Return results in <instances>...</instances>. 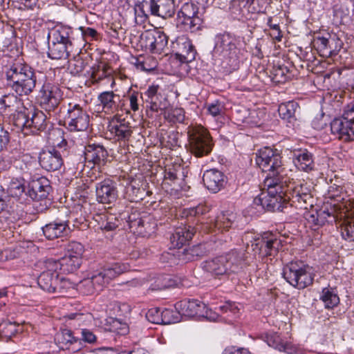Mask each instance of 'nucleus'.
Here are the masks:
<instances>
[{
  "instance_id": "nucleus-34",
  "label": "nucleus",
  "mask_w": 354,
  "mask_h": 354,
  "mask_svg": "<svg viewBox=\"0 0 354 354\" xmlns=\"http://www.w3.org/2000/svg\"><path fill=\"white\" fill-rule=\"evenodd\" d=\"M299 109V105L297 102L288 101L281 103L278 108V112L280 118L290 128H293L297 122L296 112Z\"/></svg>"
},
{
  "instance_id": "nucleus-22",
  "label": "nucleus",
  "mask_w": 354,
  "mask_h": 354,
  "mask_svg": "<svg viewBox=\"0 0 354 354\" xmlns=\"http://www.w3.org/2000/svg\"><path fill=\"white\" fill-rule=\"evenodd\" d=\"M124 218L127 219V222L131 230L142 234L143 236L149 234L151 232H153L155 229V225L151 227V225L149 221V218L141 217L140 213L137 210L132 211L130 214H128L127 216L124 217Z\"/></svg>"
},
{
  "instance_id": "nucleus-42",
  "label": "nucleus",
  "mask_w": 354,
  "mask_h": 354,
  "mask_svg": "<svg viewBox=\"0 0 354 354\" xmlns=\"http://www.w3.org/2000/svg\"><path fill=\"white\" fill-rule=\"evenodd\" d=\"M48 57L51 59H65L70 55L71 48L55 41H48Z\"/></svg>"
},
{
  "instance_id": "nucleus-41",
  "label": "nucleus",
  "mask_w": 354,
  "mask_h": 354,
  "mask_svg": "<svg viewBox=\"0 0 354 354\" xmlns=\"http://www.w3.org/2000/svg\"><path fill=\"white\" fill-rule=\"evenodd\" d=\"M145 194V189L140 187V182L136 180H132L125 186L124 198L131 202L142 201Z\"/></svg>"
},
{
  "instance_id": "nucleus-26",
  "label": "nucleus",
  "mask_w": 354,
  "mask_h": 354,
  "mask_svg": "<svg viewBox=\"0 0 354 354\" xmlns=\"http://www.w3.org/2000/svg\"><path fill=\"white\" fill-rule=\"evenodd\" d=\"M39 163L42 169L48 171H55L61 169L64 160L59 153L53 151L51 149L42 151L39 153Z\"/></svg>"
},
{
  "instance_id": "nucleus-3",
  "label": "nucleus",
  "mask_w": 354,
  "mask_h": 354,
  "mask_svg": "<svg viewBox=\"0 0 354 354\" xmlns=\"http://www.w3.org/2000/svg\"><path fill=\"white\" fill-rule=\"evenodd\" d=\"M279 178H266L264 186L267 192H261L254 198L253 205L261 207L268 212H282L289 199L285 185L288 180H279Z\"/></svg>"
},
{
  "instance_id": "nucleus-5",
  "label": "nucleus",
  "mask_w": 354,
  "mask_h": 354,
  "mask_svg": "<svg viewBox=\"0 0 354 354\" xmlns=\"http://www.w3.org/2000/svg\"><path fill=\"white\" fill-rule=\"evenodd\" d=\"M281 159L282 156L278 149L266 147L258 151L255 160L263 171H268L266 178L288 180V178L283 175L284 169Z\"/></svg>"
},
{
  "instance_id": "nucleus-2",
  "label": "nucleus",
  "mask_w": 354,
  "mask_h": 354,
  "mask_svg": "<svg viewBox=\"0 0 354 354\" xmlns=\"http://www.w3.org/2000/svg\"><path fill=\"white\" fill-rule=\"evenodd\" d=\"M243 45V38L225 31L216 35L214 52L223 54L227 64L225 68L232 72L240 66L244 53Z\"/></svg>"
},
{
  "instance_id": "nucleus-1",
  "label": "nucleus",
  "mask_w": 354,
  "mask_h": 354,
  "mask_svg": "<svg viewBox=\"0 0 354 354\" xmlns=\"http://www.w3.org/2000/svg\"><path fill=\"white\" fill-rule=\"evenodd\" d=\"M7 86L14 93L4 95L0 99V110L14 108L18 103L17 95H29L37 84L35 69L21 59H15L5 66Z\"/></svg>"
},
{
  "instance_id": "nucleus-4",
  "label": "nucleus",
  "mask_w": 354,
  "mask_h": 354,
  "mask_svg": "<svg viewBox=\"0 0 354 354\" xmlns=\"http://www.w3.org/2000/svg\"><path fill=\"white\" fill-rule=\"evenodd\" d=\"M282 276L290 286L303 290L313 283L315 274L313 268L305 262L292 261L283 266Z\"/></svg>"
},
{
  "instance_id": "nucleus-57",
  "label": "nucleus",
  "mask_w": 354,
  "mask_h": 354,
  "mask_svg": "<svg viewBox=\"0 0 354 354\" xmlns=\"http://www.w3.org/2000/svg\"><path fill=\"white\" fill-rule=\"evenodd\" d=\"M77 289L84 295H90L97 292L93 281L90 278L82 280L77 285Z\"/></svg>"
},
{
  "instance_id": "nucleus-36",
  "label": "nucleus",
  "mask_w": 354,
  "mask_h": 354,
  "mask_svg": "<svg viewBox=\"0 0 354 354\" xmlns=\"http://www.w3.org/2000/svg\"><path fill=\"white\" fill-rule=\"evenodd\" d=\"M225 261L226 260L222 257V255H221L202 262L201 268L203 271L214 277L227 275L229 274V272L224 263Z\"/></svg>"
},
{
  "instance_id": "nucleus-24",
  "label": "nucleus",
  "mask_w": 354,
  "mask_h": 354,
  "mask_svg": "<svg viewBox=\"0 0 354 354\" xmlns=\"http://www.w3.org/2000/svg\"><path fill=\"white\" fill-rule=\"evenodd\" d=\"M334 207H331L329 210L327 207L320 209L306 214V219L309 223L313 225L316 228H319L324 225L326 223L333 224L337 221V216L335 214Z\"/></svg>"
},
{
  "instance_id": "nucleus-47",
  "label": "nucleus",
  "mask_w": 354,
  "mask_h": 354,
  "mask_svg": "<svg viewBox=\"0 0 354 354\" xmlns=\"http://www.w3.org/2000/svg\"><path fill=\"white\" fill-rule=\"evenodd\" d=\"M84 252V246L80 242L71 241L65 246V256L71 258H77L82 261V257Z\"/></svg>"
},
{
  "instance_id": "nucleus-44",
  "label": "nucleus",
  "mask_w": 354,
  "mask_h": 354,
  "mask_svg": "<svg viewBox=\"0 0 354 354\" xmlns=\"http://www.w3.org/2000/svg\"><path fill=\"white\" fill-rule=\"evenodd\" d=\"M290 70L284 65L274 66L270 71L269 77L270 80L276 84H283L288 81L290 77Z\"/></svg>"
},
{
  "instance_id": "nucleus-16",
  "label": "nucleus",
  "mask_w": 354,
  "mask_h": 354,
  "mask_svg": "<svg viewBox=\"0 0 354 354\" xmlns=\"http://www.w3.org/2000/svg\"><path fill=\"white\" fill-rule=\"evenodd\" d=\"M172 49L175 59L186 66L195 60L197 55L192 40L185 35L178 37L176 41L172 42Z\"/></svg>"
},
{
  "instance_id": "nucleus-37",
  "label": "nucleus",
  "mask_w": 354,
  "mask_h": 354,
  "mask_svg": "<svg viewBox=\"0 0 354 354\" xmlns=\"http://www.w3.org/2000/svg\"><path fill=\"white\" fill-rule=\"evenodd\" d=\"M245 253L239 250H232L230 252L222 255V257L226 261L224 263L226 265L227 271L231 272H238L242 269L245 261Z\"/></svg>"
},
{
  "instance_id": "nucleus-51",
  "label": "nucleus",
  "mask_w": 354,
  "mask_h": 354,
  "mask_svg": "<svg viewBox=\"0 0 354 354\" xmlns=\"http://www.w3.org/2000/svg\"><path fill=\"white\" fill-rule=\"evenodd\" d=\"M17 327L15 323L4 320L0 323V337L10 339L17 333Z\"/></svg>"
},
{
  "instance_id": "nucleus-21",
  "label": "nucleus",
  "mask_w": 354,
  "mask_h": 354,
  "mask_svg": "<svg viewBox=\"0 0 354 354\" xmlns=\"http://www.w3.org/2000/svg\"><path fill=\"white\" fill-rule=\"evenodd\" d=\"M196 233V228L190 225H181L177 227L170 236L171 246L178 250L187 247V243L192 240Z\"/></svg>"
},
{
  "instance_id": "nucleus-20",
  "label": "nucleus",
  "mask_w": 354,
  "mask_h": 354,
  "mask_svg": "<svg viewBox=\"0 0 354 354\" xmlns=\"http://www.w3.org/2000/svg\"><path fill=\"white\" fill-rule=\"evenodd\" d=\"M52 187L50 181L44 176L32 179L29 183L27 190L28 197L33 201L47 198Z\"/></svg>"
},
{
  "instance_id": "nucleus-12",
  "label": "nucleus",
  "mask_w": 354,
  "mask_h": 354,
  "mask_svg": "<svg viewBox=\"0 0 354 354\" xmlns=\"http://www.w3.org/2000/svg\"><path fill=\"white\" fill-rule=\"evenodd\" d=\"M128 269L127 266L118 262L109 263L94 274L90 279L93 281L97 291H101L112 279Z\"/></svg>"
},
{
  "instance_id": "nucleus-39",
  "label": "nucleus",
  "mask_w": 354,
  "mask_h": 354,
  "mask_svg": "<svg viewBox=\"0 0 354 354\" xmlns=\"http://www.w3.org/2000/svg\"><path fill=\"white\" fill-rule=\"evenodd\" d=\"M55 341L60 349L70 350L77 351L80 348L71 347L79 342V339L73 336V332L67 328L61 330L58 332L55 337Z\"/></svg>"
},
{
  "instance_id": "nucleus-54",
  "label": "nucleus",
  "mask_w": 354,
  "mask_h": 354,
  "mask_svg": "<svg viewBox=\"0 0 354 354\" xmlns=\"http://www.w3.org/2000/svg\"><path fill=\"white\" fill-rule=\"evenodd\" d=\"M165 119L171 123H182L185 120V111L181 108L172 109L165 113Z\"/></svg>"
},
{
  "instance_id": "nucleus-13",
  "label": "nucleus",
  "mask_w": 354,
  "mask_h": 354,
  "mask_svg": "<svg viewBox=\"0 0 354 354\" xmlns=\"http://www.w3.org/2000/svg\"><path fill=\"white\" fill-rule=\"evenodd\" d=\"M38 97L41 107L50 113L58 108L62 100V92L57 86L45 82L39 90Z\"/></svg>"
},
{
  "instance_id": "nucleus-49",
  "label": "nucleus",
  "mask_w": 354,
  "mask_h": 354,
  "mask_svg": "<svg viewBox=\"0 0 354 354\" xmlns=\"http://www.w3.org/2000/svg\"><path fill=\"white\" fill-rule=\"evenodd\" d=\"M154 39L155 42H153V54H161L163 53L164 49L167 47L168 44V37L162 31L160 30H155Z\"/></svg>"
},
{
  "instance_id": "nucleus-35",
  "label": "nucleus",
  "mask_w": 354,
  "mask_h": 354,
  "mask_svg": "<svg viewBox=\"0 0 354 354\" xmlns=\"http://www.w3.org/2000/svg\"><path fill=\"white\" fill-rule=\"evenodd\" d=\"M229 13L233 19L240 21L250 19L252 15L248 8L246 0H232L230 3Z\"/></svg>"
},
{
  "instance_id": "nucleus-50",
  "label": "nucleus",
  "mask_w": 354,
  "mask_h": 354,
  "mask_svg": "<svg viewBox=\"0 0 354 354\" xmlns=\"http://www.w3.org/2000/svg\"><path fill=\"white\" fill-rule=\"evenodd\" d=\"M267 343L270 346H272L280 351H285L290 354L295 351L290 345L282 342L279 336L277 335L267 337Z\"/></svg>"
},
{
  "instance_id": "nucleus-19",
  "label": "nucleus",
  "mask_w": 354,
  "mask_h": 354,
  "mask_svg": "<svg viewBox=\"0 0 354 354\" xmlns=\"http://www.w3.org/2000/svg\"><path fill=\"white\" fill-rule=\"evenodd\" d=\"M41 230L48 240L66 236L71 232L69 221L59 218L46 224L41 227Z\"/></svg>"
},
{
  "instance_id": "nucleus-59",
  "label": "nucleus",
  "mask_w": 354,
  "mask_h": 354,
  "mask_svg": "<svg viewBox=\"0 0 354 354\" xmlns=\"http://www.w3.org/2000/svg\"><path fill=\"white\" fill-rule=\"evenodd\" d=\"M146 318L153 324H161L162 322V310L157 307L149 309L146 313Z\"/></svg>"
},
{
  "instance_id": "nucleus-27",
  "label": "nucleus",
  "mask_w": 354,
  "mask_h": 354,
  "mask_svg": "<svg viewBox=\"0 0 354 354\" xmlns=\"http://www.w3.org/2000/svg\"><path fill=\"white\" fill-rule=\"evenodd\" d=\"M158 85H151L144 92L140 94L144 104H145L147 111L149 109L152 112H158L161 108L162 95L159 92Z\"/></svg>"
},
{
  "instance_id": "nucleus-33",
  "label": "nucleus",
  "mask_w": 354,
  "mask_h": 354,
  "mask_svg": "<svg viewBox=\"0 0 354 354\" xmlns=\"http://www.w3.org/2000/svg\"><path fill=\"white\" fill-rule=\"evenodd\" d=\"M81 263L82 261L77 258L73 259L65 255L58 260L48 259V267L59 269L63 274L74 272L80 268Z\"/></svg>"
},
{
  "instance_id": "nucleus-31",
  "label": "nucleus",
  "mask_w": 354,
  "mask_h": 354,
  "mask_svg": "<svg viewBox=\"0 0 354 354\" xmlns=\"http://www.w3.org/2000/svg\"><path fill=\"white\" fill-rule=\"evenodd\" d=\"M284 185L286 193H288V198L292 203L303 202L307 204L312 199L310 189L306 185L299 184L295 186H293V185L290 186L286 182Z\"/></svg>"
},
{
  "instance_id": "nucleus-8",
  "label": "nucleus",
  "mask_w": 354,
  "mask_h": 354,
  "mask_svg": "<svg viewBox=\"0 0 354 354\" xmlns=\"http://www.w3.org/2000/svg\"><path fill=\"white\" fill-rule=\"evenodd\" d=\"M214 144L209 131L203 128H197L188 133V150L197 158L209 155Z\"/></svg>"
},
{
  "instance_id": "nucleus-6",
  "label": "nucleus",
  "mask_w": 354,
  "mask_h": 354,
  "mask_svg": "<svg viewBox=\"0 0 354 354\" xmlns=\"http://www.w3.org/2000/svg\"><path fill=\"white\" fill-rule=\"evenodd\" d=\"M134 11L136 16L143 17L144 20L148 18L149 13L168 19L172 17L176 12L175 3L174 0H143L136 4Z\"/></svg>"
},
{
  "instance_id": "nucleus-32",
  "label": "nucleus",
  "mask_w": 354,
  "mask_h": 354,
  "mask_svg": "<svg viewBox=\"0 0 354 354\" xmlns=\"http://www.w3.org/2000/svg\"><path fill=\"white\" fill-rule=\"evenodd\" d=\"M176 309L180 310L183 316H201L205 308V304L198 299H188L176 303Z\"/></svg>"
},
{
  "instance_id": "nucleus-56",
  "label": "nucleus",
  "mask_w": 354,
  "mask_h": 354,
  "mask_svg": "<svg viewBox=\"0 0 354 354\" xmlns=\"http://www.w3.org/2000/svg\"><path fill=\"white\" fill-rule=\"evenodd\" d=\"M57 281V284L54 293L64 295L67 292L68 290L74 287V284L68 279L61 277L59 274Z\"/></svg>"
},
{
  "instance_id": "nucleus-7",
  "label": "nucleus",
  "mask_w": 354,
  "mask_h": 354,
  "mask_svg": "<svg viewBox=\"0 0 354 354\" xmlns=\"http://www.w3.org/2000/svg\"><path fill=\"white\" fill-rule=\"evenodd\" d=\"M331 133L344 142L354 140V101L344 108L342 118H335L330 124Z\"/></svg>"
},
{
  "instance_id": "nucleus-64",
  "label": "nucleus",
  "mask_w": 354,
  "mask_h": 354,
  "mask_svg": "<svg viewBox=\"0 0 354 354\" xmlns=\"http://www.w3.org/2000/svg\"><path fill=\"white\" fill-rule=\"evenodd\" d=\"M107 351H111V354H148L147 351L139 346H134L131 350H122L119 352L114 351L113 348H108Z\"/></svg>"
},
{
  "instance_id": "nucleus-48",
  "label": "nucleus",
  "mask_w": 354,
  "mask_h": 354,
  "mask_svg": "<svg viewBox=\"0 0 354 354\" xmlns=\"http://www.w3.org/2000/svg\"><path fill=\"white\" fill-rule=\"evenodd\" d=\"M182 317L180 310L176 309V306L174 309L165 308L162 310V322L161 324L178 323L181 321Z\"/></svg>"
},
{
  "instance_id": "nucleus-63",
  "label": "nucleus",
  "mask_w": 354,
  "mask_h": 354,
  "mask_svg": "<svg viewBox=\"0 0 354 354\" xmlns=\"http://www.w3.org/2000/svg\"><path fill=\"white\" fill-rule=\"evenodd\" d=\"M10 141V132L0 124V153L7 149Z\"/></svg>"
},
{
  "instance_id": "nucleus-17",
  "label": "nucleus",
  "mask_w": 354,
  "mask_h": 354,
  "mask_svg": "<svg viewBox=\"0 0 354 354\" xmlns=\"http://www.w3.org/2000/svg\"><path fill=\"white\" fill-rule=\"evenodd\" d=\"M207 244L200 243L191 247H185L180 248L174 252L173 255L176 257L180 263H186L190 261H197L208 253Z\"/></svg>"
},
{
  "instance_id": "nucleus-60",
  "label": "nucleus",
  "mask_w": 354,
  "mask_h": 354,
  "mask_svg": "<svg viewBox=\"0 0 354 354\" xmlns=\"http://www.w3.org/2000/svg\"><path fill=\"white\" fill-rule=\"evenodd\" d=\"M88 73L91 78L95 82H99L107 75L106 69L104 67L102 70L99 65H94L91 67Z\"/></svg>"
},
{
  "instance_id": "nucleus-40",
  "label": "nucleus",
  "mask_w": 354,
  "mask_h": 354,
  "mask_svg": "<svg viewBox=\"0 0 354 354\" xmlns=\"http://www.w3.org/2000/svg\"><path fill=\"white\" fill-rule=\"evenodd\" d=\"M108 129L118 140H127L132 133L131 127L124 120L111 122Z\"/></svg>"
},
{
  "instance_id": "nucleus-15",
  "label": "nucleus",
  "mask_w": 354,
  "mask_h": 354,
  "mask_svg": "<svg viewBox=\"0 0 354 354\" xmlns=\"http://www.w3.org/2000/svg\"><path fill=\"white\" fill-rule=\"evenodd\" d=\"M252 247L262 257H274L282 247V244L277 234L266 232L261 238L254 239Z\"/></svg>"
},
{
  "instance_id": "nucleus-43",
  "label": "nucleus",
  "mask_w": 354,
  "mask_h": 354,
  "mask_svg": "<svg viewBox=\"0 0 354 354\" xmlns=\"http://www.w3.org/2000/svg\"><path fill=\"white\" fill-rule=\"evenodd\" d=\"M319 299L326 309H333L339 304V298L336 289L330 287L322 289Z\"/></svg>"
},
{
  "instance_id": "nucleus-10",
  "label": "nucleus",
  "mask_w": 354,
  "mask_h": 354,
  "mask_svg": "<svg viewBox=\"0 0 354 354\" xmlns=\"http://www.w3.org/2000/svg\"><path fill=\"white\" fill-rule=\"evenodd\" d=\"M96 201L102 205H115L119 198L118 182L111 178L95 184Z\"/></svg>"
},
{
  "instance_id": "nucleus-28",
  "label": "nucleus",
  "mask_w": 354,
  "mask_h": 354,
  "mask_svg": "<svg viewBox=\"0 0 354 354\" xmlns=\"http://www.w3.org/2000/svg\"><path fill=\"white\" fill-rule=\"evenodd\" d=\"M73 30L67 26L57 25L50 29L47 35L48 41H55L62 44L69 48H72Z\"/></svg>"
},
{
  "instance_id": "nucleus-53",
  "label": "nucleus",
  "mask_w": 354,
  "mask_h": 354,
  "mask_svg": "<svg viewBox=\"0 0 354 354\" xmlns=\"http://www.w3.org/2000/svg\"><path fill=\"white\" fill-rule=\"evenodd\" d=\"M109 330L120 335H124L129 333V326L126 322L117 318H111L109 322Z\"/></svg>"
},
{
  "instance_id": "nucleus-45",
  "label": "nucleus",
  "mask_w": 354,
  "mask_h": 354,
  "mask_svg": "<svg viewBox=\"0 0 354 354\" xmlns=\"http://www.w3.org/2000/svg\"><path fill=\"white\" fill-rule=\"evenodd\" d=\"M236 216L232 212L226 211L221 212L217 216L214 226L219 230H228L234 223Z\"/></svg>"
},
{
  "instance_id": "nucleus-18",
  "label": "nucleus",
  "mask_w": 354,
  "mask_h": 354,
  "mask_svg": "<svg viewBox=\"0 0 354 354\" xmlns=\"http://www.w3.org/2000/svg\"><path fill=\"white\" fill-rule=\"evenodd\" d=\"M203 182L209 192L216 194L225 187L227 178L221 171L210 169L203 173Z\"/></svg>"
},
{
  "instance_id": "nucleus-11",
  "label": "nucleus",
  "mask_w": 354,
  "mask_h": 354,
  "mask_svg": "<svg viewBox=\"0 0 354 354\" xmlns=\"http://www.w3.org/2000/svg\"><path fill=\"white\" fill-rule=\"evenodd\" d=\"M177 22L185 31L196 32L201 30L202 19L198 16V8L192 3H185L177 13Z\"/></svg>"
},
{
  "instance_id": "nucleus-52",
  "label": "nucleus",
  "mask_w": 354,
  "mask_h": 354,
  "mask_svg": "<svg viewBox=\"0 0 354 354\" xmlns=\"http://www.w3.org/2000/svg\"><path fill=\"white\" fill-rule=\"evenodd\" d=\"M342 238L349 242L354 241V220H345L340 226Z\"/></svg>"
},
{
  "instance_id": "nucleus-29",
  "label": "nucleus",
  "mask_w": 354,
  "mask_h": 354,
  "mask_svg": "<svg viewBox=\"0 0 354 354\" xmlns=\"http://www.w3.org/2000/svg\"><path fill=\"white\" fill-rule=\"evenodd\" d=\"M46 270L38 277V285L41 289L48 292H55L57 284L59 272L56 268L48 267V259L44 262Z\"/></svg>"
},
{
  "instance_id": "nucleus-30",
  "label": "nucleus",
  "mask_w": 354,
  "mask_h": 354,
  "mask_svg": "<svg viewBox=\"0 0 354 354\" xmlns=\"http://www.w3.org/2000/svg\"><path fill=\"white\" fill-rule=\"evenodd\" d=\"M293 162L301 171L309 172L315 168V156L306 149H299L293 152Z\"/></svg>"
},
{
  "instance_id": "nucleus-38",
  "label": "nucleus",
  "mask_w": 354,
  "mask_h": 354,
  "mask_svg": "<svg viewBox=\"0 0 354 354\" xmlns=\"http://www.w3.org/2000/svg\"><path fill=\"white\" fill-rule=\"evenodd\" d=\"M120 97L113 91H104L99 94L97 100L106 113L117 111L120 105Z\"/></svg>"
},
{
  "instance_id": "nucleus-61",
  "label": "nucleus",
  "mask_w": 354,
  "mask_h": 354,
  "mask_svg": "<svg viewBox=\"0 0 354 354\" xmlns=\"http://www.w3.org/2000/svg\"><path fill=\"white\" fill-rule=\"evenodd\" d=\"M53 151L59 153L60 158L64 160V158L68 157L70 153V149L67 140L62 138L60 142L57 143L56 146L51 149Z\"/></svg>"
},
{
  "instance_id": "nucleus-62",
  "label": "nucleus",
  "mask_w": 354,
  "mask_h": 354,
  "mask_svg": "<svg viewBox=\"0 0 354 354\" xmlns=\"http://www.w3.org/2000/svg\"><path fill=\"white\" fill-rule=\"evenodd\" d=\"M8 196L6 195L4 189L0 185V214L3 212L10 214L13 211L9 201L6 200Z\"/></svg>"
},
{
  "instance_id": "nucleus-58",
  "label": "nucleus",
  "mask_w": 354,
  "mask_h": 354,
  "mask_svg": "<svg viewBox=\"0 0 354 354\" xmlns=\"http://www.w3.org/2000/svg\"><path fill=\"white\" fill-rule=\"evenodd\" d=\"M104 220L100 224V228L102 230L109 231H113L119 226L118 219L113 215L104 216Z\"/></svg>"
},
{
  "instance_id": "nucleus-14",
  "label": "nucleus",
  "mask_w": 354,
  "mask_h": 354,
  "mask_svg": "<svg viewBox=\"0 0 354 354\" xmlns=\"http://www.w3.org/2000/svg\"><path fill=\"white\" fill-rule=\"evenodd\" d=\"M17 122L18 126L21 125L23 129H30L32 133L46 130L48 124L47 116L39 110H34L28 113H18Z\"/></svg>"
},
{
  "instance_id": "nucleus-46",
  "label": "nucleus",
  "mask_w": 354,
  "mask_h": 354,
  "mask_svg": "<svg viewBox=\"0 0 354 354\" xmlns=\"http://www.w3.org/2000/svg\"><path fill=\"white\" fill-rule=\"evenodd\" d=\"M26 189L24 179L12 178L8 185L7 192L13 198H21L23 196L28 197Z\"/></svg>"
},
{
  "instance_id": "nucleus-55",
  "label": "nucleus",
  "mask_w": 354,
  "mask_h": 354,
  "mask_svg": "<svg viewBox=\"0 0 354 354\" xmlns=\"http://www.w3.org/2000/svg\"><path fill=\"white\" fill-rule=\"evenodd\" d=\"M155 30H147L142 33L140 35V44L142 48L149 50L151 53L153 52V42H155L154 35Z\"/></svg>"
},
{
  "instance_id": "nucleus-23",
  "label": "nucleus",
  "mask_w": 354,
  "mask_h": 354,
  "mask_svg": "<svg viewBox=\"0 0 354 354\" xmlns=\"http://www.w3.org/2000/svg\"><path fill=\"white\" fill-rule=\"evenodd\" d=\"M315 43L322 56L330 57L337 55L342 45V41L335 36L333 37L330 36L328 38L317 37L315 39Z\"/></svg>"
},
{
  "instance_id": "nucleus-9",
  "label": "nucleus",
  "mask_w": 354,
  "mask_h": 354,
  "mask_svg": "<svg viewBox=\"0 0 354 354\" xmlns=\"http://www.w3.org/2000/svg\"><path fill=\"white\" fill-rule=\"evenodd\" d=\"M62 109H66L65 122H67L71 131H82L88 128L89 115L80 104L70 102L67 104H63Z\"/></svg>"
},
{
  "instance_id": "nucleus-25",
  "label": "nucleus",
  "mask_w": 354,
  "mask_h": 354,
  "mask_svg": "<svg viewBox=\"0 0 354 354\" xmlns=\"http://www.w3.org/2000/svg\"><path fill=\"white\" fill-rule=\"evenodd\" d=\"M108 152L104 147L100 144H88L85 147L84 158L86 161L92 162L98 167L106 165Z\"/></svg>"
}]
</instances>
